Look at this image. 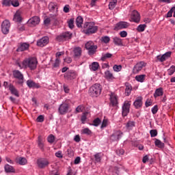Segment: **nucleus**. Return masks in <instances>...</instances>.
I'll return each mask as SVG.
<instances>
[{
  "label": "nucleus",
  "mask_w": 175,
  "mask_h": 175,
  "mask_svg": "<svg viewBox=\"0 0 175 175\" xmlns=\"http://www.w3.org/2000/svg\"><path fill=\"white\" fill-rule=\"evenodd\" d=\"M39 23H40V18L39 16H33L27 21V25L33 27L39 25Z\"/></svg>",
  "instance_id": "obj_8"
},
{
  "label": "nucleus",
  "mask_w": 175,
  "mask_h": 175,
  "mask_svg": "<svg viewBox=\"0 0 175 175\" xmlns=\"http://www.w3.org/2000/svg\"><path fill=\"white\" fill-rule=\"evenodd\" d=\"M16 65H18L21 69L23 68H25V69L28 68L30 70H35L36 68H38V59L35 57H26L22 62V65L20 62H16Z\"/></svg>",
  "instance_id": "obj_1"
},
{
  "label": "nucleus",
  "mask_w": 175,
  "mask_h": 175,
  "mask_svg": "<svg viewBox=\"0 0 175 175\" xmlns=\"http://www.w3.org/2000/svg\"><path fill=\"white\" fill-rule=\"evenodd\" d=\"M4 169H5V173H16V170L14 169V167L9 164H6L4 166Z\"/></svg>",
  "instance_id": "obj_22"
},
{
  "label": "nucleus",
  "mask_w": 175,
  "mask_h": 175,
  "mask_svg": "<svg viewBox=\"0 0 175 175\" xmlns=\"http://www.w3.org/2000/svg\"><path fill=\"white\" fill-rule=\"evenodd\" d=\"M90 70L93 72H96L98 69H99V63L98 62H93L91 66H90Z\"/></svg>",
  "instance_id": "obj_28"
},
{
  "label": "nucleus",
  "mask_w": 175,
  "mask_h": 175,
  "mask_svg": "<svg viewBox=\"0 0 175 175\" xmlns=\"http://www.w3.org/2000/svg\"><path fill=\"white\" fill-rule=\"evenodd\" d=\"M175 72V66H172L170 67V69L167 70V73L169 75V76H172V75H173V73H174Z\"/></svg>",
  "instance_id": "obj_47"
},
{
  "label": "nucleus",
  "mask_w": 175,
  "mask_h": 175,
  "mask_svg": "<svg viewBox=\"0 0 175 175\" xmlns=\"http://www.w3.org/2000/svg\"><path fill=\"white\" fill-rule=\"evenodd\" d=\"M157 58L158 61H159L160 62H164V61H166V58L163 55L161 56L158 55V56H157Z\"/></svg>",
  "instance_id": "obj_53"
},
{
  "label": "nucleus",
  "mask_w": 175,
  "mask_h": 175,
  "mask_svg": "<svg viewBox=\"0 0 175 175\" xmlns=\"http://www.w3.org/2000/svg\"><path fill=\"white\" fill-rule=\"evenodd\" d=\"M152 114H157L158 113V105H154L153 108H152Z\"/></svg>",
  "instance_id": "obj_59"
},
{
  "label": "nucleus",
  "mask_w": 175,
  "mask_h": 175,
  "mask_svg": "<svg viewBox=\"0 0 175 175\" xmlns=\"http://www.w3.org/2000/svg\"><path fill=\"white\" fill-rule=\"evenodd\" d=\"M146 25H139L137 28V31H138V32H143L146 29Z\"/></svg>",
  "instance_id": "obj_45"
},
{
  "label": "nucleus",
  "mask_w": 175,
  "mask_h": 175,
  "mask_svg": "<svg viewBox=\"0 0 175 175\" xmlns=\"http://www.w3.org/2000/svg\"><path fill=\"white\" fill-rule=\"evenodd\" d=\"M109 96H110V106H113V107H116V106H118V100L117 98V95L111 92Z\"/></svg>",
  "instance_id": "obj_14"
},
{
  "label": "nucleus",
  "mask_w": 175,
  "mask_h": 175,
  "mask_svg": "<svg viewBox=\"0 0 175 175\" xmlns=\"http://www.w3.org/2000/svg\"><path fill=\"white\" fill-rule=\"evenodd\" d=\"M93 46H95L94 44V42H92V41H89L85 45V47L86 49V50H89L90 49H91Z\"/></svg>",
  "instance_id": "obj_44"
},
{
  "label": "nucleus",
  "mask_w": 175,
  "mask_h": 175,
  "mask_svg": "<svg viewBox=\"0 0 175 175\" xmlns=\"http://www.w3.org/2000/svg\"><path fill=\"white\" fill-rule=\"evenodd\" d=\"M67 154L68 157H73V155H75V152H73V150H72V148H68L67 150Z\"/></svg>",
  "instance_id": "obj_56"
},
{
  "label": "nucleus",
  "mask_w": 175,
  "mask_h": 175,
  "mask_svg": "<svg viewBox=\"0 0 175 175\" xmlns=\"http://www.w3.org/2000/svg\"><path fill=\"white\" fill-rule=\"evenodd\" d=\"M125 87L126 96H129V95H131V93L132 92V85L129 83H126Z\"/></svg>",
  "instance_id": "obj_26"
},
{
  "label": "nucleus",
  "mask_w": 175,
  "mask_h": 175,
  "mask_svg": "<svg viewBox=\"0 0 175 175\" xmlns=\"http://www.w3.org/2000/svg\"><path fill=\"white\" fill-rule=\"evenodd\" d=\"M77 77V73L73 70H69L64 74L66 80H75Z\"/></svg>",
  "instance_id": "obj_9"
},
{
  "label": "nucleus",
  "mask_w": 175,
  "mask_h": 175,
  "mask_svg": "<svg viewBox=\"0 0 175 175\" xmlns=\"http://www.w3.org/2000/svg\"><path fill=\"white\" fill-rule=\"evenodd\" d=\"M154 145L156 147H159V148H165V144H163L161 140L158 139H155Z\"/></svg>",
  "instance_id": "obj_31"
},
{
  "label": "nucleus",
  "mask_w": 175,
  "mask_h": 175,
  "mask_svg": "<svg viewBox=\"0 0 175 175\" xmlns=\"http://www.w3.org/2000/svg\"><path fill=\"white\" fill-rule=\"evenodd\" d=\"M72 33L67 31L62 33L59 36H58L56 39L58 42H65V40H69V39H72Z\"/></svg>",
  "instance_id": "obj_5"
},
{
  "label": "nucleus",
  "mask_w": 175,
  "mask_h": 175,
  "mask_svg": "<svg viewBox=\"0 0 175 175\" xmlns=\"http://www.w3.org/2000/svg\"><path fill=\"white\" fill-rule=\"evenodd\" d=\"M10 29V22L8 20H5L1 23V32L4 35H8Z\"/></svg>",
  "instance_id": "obj_7"
},
{
  "label": "nucleus",
  "mask_w": 175,
  "mask_h": 175,
  "mask_svg": "<svg viewBox=\"0 0 175 175\" xmlns=\"http://www.w3.org/2000/svg\"><path fill=\"white\" fill-rule=\"evenodd\" d=\"M49 10L52 13H57L58 12V4L57 3L51 2L49 5Z\"/></svg>",
  "instance_id": "obj_18"
},
{
  "label": "nucleus",
  "mask_w": 175,
  "mask_h": 175,
  "mask_svg": "<svg viewBox=\"0 0 175 175\" xmlns=\"http://www.w3.org/2000/svg\"><path fill=\"white\" fill-rule=\"evenodd\" d=\"M68 110H69V105L67 103L61 104L58 109L59 114H62V115L66 114Z\"/></svg>",
  "instance_id": "obj_13"
},
{
  "label": "nucleus",
  "mask_w": 175,
  "mask_h": 175,
  "mask_svg": "<svg viewBox=\"0 0 175 175\" xmlns=\"http://www.w3.org/2000/svg\"><path fill=\"white\" fill-rule=\"evenodd\" d=\"M105 77H106V79H108L109 80H113V79H114V77L113 76V73H111L109 70L105 72Z\"/></svg>",
  "instance_id": "obj_41"
},
{
  "label": "nucleus",
  "mask_w": 175,
  "mask_h": 175,
  "mask_svg": "<svg viewBox=\"0 0 175 175\" xmlns=\"http://www.w3.org/2000/svg\"><path fill=\"white\" fill-rule=\"evenodd\" d=\"M121 136H122V132L116 131L111 136V140H112V142H118V140L121 139Z\"/></svg>",
  "instance_id": "obj_16"
},
{
  "label": "nucleus",
  "mask_w": 175,
  "mask_h": 175,
  "mask_svg": "<svg viewBox=\"0 0 175 175\" xmlns=\"http://www.w3.org/2000/svg\"><path fill=\"white\" fill-rule=\"evenodd\" d=\"M2 5L4 6H10L12 5V1L11 0H3Z\"/></svg>",
  "instance_id": "obj_50"
},
{
  "label": "nucleus",
  "mask_w": 175,
  "mask_h": 175,
  "mask_svg": "<svg viewBox=\"0 0 175 175\" xmlns=\"http://www.w3.org/2000/svg\"><path fill=\"white\" fill-rule=\"evenodd\" d=\"M130 24L128 22L125 21H120L116 24L114 27L115 31H118L120 29H124L125 28H128L129 27Z\"/></svg>",
  "instance_id": "obj_12"
},
{
  "label": "nucleus",
  "mask_w": 175,
  "mask_h": 175,
  "mask_svg": "<svg viewBox=\"0 0 175 175\" xmlns=\"http://www.w3.org/2000/svg\"><path fill=\"white\" fill-rule=\"evenodd\" d=\"M131 109V101H125L122 105V116L126 117L129 114V110Z\"/></svg>",
  "instance_id": "obj_10"
},
{
  "label": "nucleus",
  "mask_w": 175,
  "mask_h": 175,
  "mask_svg": "<svg viewBox=\"0 0 175 175\" xmlns=\"http://www.w3.org/2000/svg\"><path fill=\"white\" fill-rule=\"evenodd\" d=\"M83 17H81V16H78L76 19V24H77V27H78V28H81V25H83Z\"/></svg>",
  "instance_id": "obj_33"
},
{
  "label": "nucleus",
  "mask_w": 175,
  "mask_h": 175,
  "mask_svg": "<svg viewBox=\"0 0 175 175\" xmlns=\"http://www.w3.org/2000/svg\"><path fill=\"white\" fill-rule=\"evenodd\" d=\"M107 126V120L104 119L101 124V129L106 128Z\"/></svg>",
  "instance_id": "obj_61"
},
{
  "label": "nucleus",
  "mask_w": 175,
  "mask_h": 175,
  "mask_svg": "<svg viewBox=\"0 0 175 175\" xmlns=\"http://www.w3.org/2000/svg\"><path fill=\"white\" fill-rule=\"evenodd\" d=\"M14 18H15V20H16V21H18V23L21 22V16H20V15H18V14H15Z\"/></svg>",
  "instance_id": "obj_63"
},
{
  "label": "nucleus",
  "mask_w": 175,
  "mask_h": 175,
  "mask_svg": "<svg viewBox=\"0 0 175 175\" xmlns=\"http://www.w3.org/2000/svg\"><path fill=\"white\" fill-rule=\"evenodd\" d=\"M102 92V85L99 83H95L89 89V95L92 98H98Z\"/></svg>",
  "instance_id": "obj_2"
},
{
  "label": "nucleus",
  "mask_w": 175,
  "mask_h": 175,
  "mask_svg": "<svg viewBox=\"0 0 175 175\" xmlns=\"http://www.w3.org/2000/svg\"><path fill=\"white\" fill-rule=\"evenodd\" d=\"M83 106L79 105L76 108V113H81V111H83Z\"/></svg>",
  "instance_id": "obj_60"
},
{
  "label": "nucleus",
  "mask_w": 175,
  "mask_h": 175,
  "mask_svg": "<svg viewBox=\"0 0 175 175\" xmlns=\"http://www.w3.org/2000/svg\"><path fill=\"white\" fill-rule=\"evenodd\" d=\"M59 64H61V59H59V58H56L55 63L53 65V68H59Z\"/></svg>",
  "instance_id": "obj_46"
},
{
  "label": "nucleus",
  "mask_w": 175,
  "mask_h": 175,
  "mask_svg": "<svg viewBox=\"0 0 175 175\" xmlns=\"http://www.w3.org/2000/svg\"><path fill=\"white\" fill-rule=\"evenodd\" d=\"M116 154L117 155H124V154H125V150L124 149H117Z\"/></svg>",
  "instance_id": "obj_54"
},
{
  "label": "nucleus",
  "mask_w": 175,
  "mask_h": 175,
  "mask_svg": "<svg viewBox=\"0 0 175 175\" xmlns=\"http://www.w3.org/2000/svg\"><path fill=\"white\" fill-rule=\"evenodd\" d=\"M135 127V122L129 121L126 124V128L127 129H132V128Z\"/></svg>",
  "instance_id": "obj_40"
},
{
  "label": "nucleus",
  "mask_w": 175,
  "mask_h": 175,
  "mask_svg": "<svg viewBox=\"0 0 175 175\" xmlns=\"http://www.w3.org/2000/svg\"><path fill=\"white\" fill-rule=\"evenodd\" d=\"M102 158H103V153L98 152L94 154V159L96 162H100L102 161Z\"/></svg>",
  "instance_id": "obj_30"
},
{
  "label": "nucleus",
  "mask_w": 175,
  "mask_h": 175,
  "mask_svg": "<svg viewBox=\"0 0 175 175\" xmlns=\"http://www.w3.org/2000/svg\"><path fill=\"white\" fill-rule=\"evenodd\" d=\"M27 159L24 157H19L18 159V163H19V165H27Z\"/></svg>",
  "instance_id": "obj_38"
},
{
  "label": "nucleus",
  "mask_w": 175,
  "mask_h": 175,
  "mask_svg": "<svg viewBox=\"0 0 175 175\" xmlns=\"http://www.w3.org/2000/svg\"><path fill=\"white\" fill-rule=\"evenodd\" d=\"M44 121V117L42 115H40L37 118V122H43Z\"/></svg>",
  "instance_id": "obj_58"
},
{
  "label": "nucleus",
  "mask_w": 175,
  "mask_h": 175,
  "mask_svg": "<svg viewBox=\"0 0 175 175\" xmlns=\"http://www.w3.org/2000/svg\"><path fill=\"white\" fill-rule=\"evenodd\" d=\"M38 147L42 150V151H44V144H43V139H42V136H39L38 139Z\"/></svg>",
  "instance_id": "obj_29"
},
{
  "label": "nucleus",
  "mask_w": 175,
  "mask_h": 175,
  "mask_svg": "<svg viewBox=\"0 0 175 175\" xmlns=\"http://www.w3.org/2000/svg\"><path fill=\"white\" fill-rule=\"evenodd\" d=\"M135 109H140V107L143 105V98L138 97L133 103Z\"/></svg>",
  "instance_id": "obj_21"
},
{
  "label": "nucleus",
  "mask_w": 175,
  "mask_h": 175,
  "mask_svg": "<svg viewBox=\"0 0 175 175\" xmlns=\"http://www.w3.org/2000/svg\"><path fill=\"white\" fill-rule=\"evenodd\" d=\"M101 40L102 42H103V43L107 44L109 43V42H110V37L107 36L102 37Z\"/></svg>",
  "instance_id": "obj_49"
},
{
  "label": "nucleus",
  "mask_w": 175,
  "mask_h": 175,
  "mask_svg": "<svg viewBox=\"0 0 175 175\" xmlns=\"http://www.w3.org/2000/svg\"><path fill=\"white\" fill-rule=\"evenodd\" d=\"M49 43V37L44 36L37 41V46L39 47H44Z\"/></svg>",
  "instance_id": "obj_15"
},
{
  "label": "nucleus",
  "mask_w": 175,
  "mask_h": 175,
  "mask_svg": "<svg viewBox=\"0 0 175 175\" xmlns=\"http://www.w3.org/2000/svg\"><path fill=\"white\" fill-rule=\"evenodd\" d=\"M86 120H87V115L85 113H83L81 118V121L82 124H85Z\"/></svg>",
  "instance_id": "obj_57"
},
{
  "label": "nucleus",
  "mask_w": 175,
  "mask_h": 175,
  "mask_svg": "<svg viewBox=\"0 0 175 175\" xmlns=\"http://www.w3.org/2000/svg\"><path fill=\"white\" fill-rule=\"evenodd\" d=\"M144 66H146V63H144V62H139L137 63L133 67V73L134 75H137V73H139V72H140V70H142Z\"/></svg>",
  "instance_id": "obj_11"
},
{
  "label": "nucleus",
  "mask_w": 175,
  "mask_h": 175,
  "mask_svg": "<svg viewBox=\"0 0 175 175\" xmlns=\"http://www.w3.org/2000/svg\"><path fill=\"white\" fill-rule=\"evenodd\" d=\"M131 21L134 23H139L140 21V14L136 10H134L131 13Z\"/></svg>",
  "instance_id": "obj_17"
},
{
  "label": "nucleus",
  "mask_w": 175,
  "mask_h": 175,
  "mask_svg": "<svg viewBox=\"0 0 175 175\" xmlns=\"http://www.w3.org/2000/svg\"><path fill=\"white\" fill-rule=\"evenodd\" d=\"M173 10H175V8H172L167 14V17H172V14H173Z\"/></svg>",
  "instance_id": "obj_62"
},
{
  "label": "nucleus",
  "mask_w": 175,
  "mask_h": 175,
  "mask_svg": "<svg viewBox=\"0 0 175 175\" xmlns=\"http://www.w3.org/2000/svg\"><path fill=\"white\" fill-rule=\"evenodd\" d=\"M13 77L18 80L16 83L20 85H23L24 83V75L21 73L18 70H15L12 72Z\"/></svg>",
  "instance_id": "obj_4"
},
{
  "label": "nucleus",
  "mask_w": 175,
  "mask_h": 175,
  "mask_svg": "<svg viewBox=\"0 0 175 175\" xmlns=\"http://www.w3.org/2000/svg\"><path fill=\"white\" fill-rule=\"evenodd\" d=\"M117 5V0H112L109 4V9L110 10H113L114 8H116V5Z\"/></svg>",
  "instance_id": "obj_37"
},
{
  "label": "nucleus",
  "mask_w": 175,
  "mask_h": 175,
  "mask_svg": "<svg viewBox=\"0 0 175 175\" xmlns=\"http://www.w3.org/2000/svg\"><path fill=\"white\" fill-rule=\"evenodd\" d=\"M97 49H98V46L93 45L92 48L88 49L89 55H93V54H95V53H96Z\"/></svg>",
  "instance_id": "obj_32"
},
{
  "label": "nucleus",
  "mask_w": 175,
  "mask_h": 175,
  "mask_svg": "<svg viewBox=\"0 0 175 175\" xmlns=\"http://www.w3.org/2000/svg\"><path fill=\"white\" fill-rule=\"evenodd\" d=\"M83 31L86 35H90L91 33H95L98 31V27L95 26L94 23L85 22L83 25Z\"/></svg>",
  "instance_id": "obj_3"
},
{
  "label": "nucleus",
  "mask_w": 175,
  "mask_h": 175,
  "mask_svg": "<svg viewBox=\"0 0 175 175\" xmlns=\"http://www.w3.org/2000/svg\"><path fill=\"white\" fill-rule=\"evenodd\" d=\"M122 69V66H121V65H119V66L114 65L113 66V70L115 72H120Z\"/></svg>",
  "instance_id": "obj_52"
},
{
  "label": "nucleus",
  "mask_w": 175,
  "mask_h": 175,
  "mask_svg": "<svg viewBox=\"0 0 175 175\" xmlns=\"http://www.w3.org/2000/svg\"><path fill=\"white\" fill-rule=\"evenodd\" d=\"M47 141L49 143H51V144H53V143L55 142V137L53 134H51L49 135Z\"/></svg>",
  "instance_id": "obj_42"
},
{
  "label": "nucleus",
  "mask_w": 175,
  "mask_h": 175,
  "mask_svg": "<svg viewBox=\"0 0 175 175\" xmlns=\"http://www.w3.org/2000/svg\"><path fill=\"white\" fill-rule=\"evenodd\" d=\"M55 157H57V158H63L62 152L61 151L57 152L55 153Z\"/></svg>",
  "instance_id": "obj_64"
},
{
  "label": "nucleus",
  "mask_w": 175,
  "mask_h": 175,
  "mask_svg": "<svg viewBox=\"0 0 175 175\" xmlns=\"http://www.w3.org/2000/svg\"><path fill=\"white\" fill-rule=\"evenodd\" d=\"M68 27L70 29H73V28H75V19L74 18H71L68 21Z\"/></svg>",
  "instance_id": "obj_39"
},
{
  "label": "nucleus",
  "mask_w": 175,
  "mask_h": 175,
  "mask_svg": "<svg viewBox=\"0 0 175 175\" xmlns=\"http://www.w3.org/2000/svg\"><path fill=\"white\" fill-rule=\"evenodd\" d=\"M37 165L40 169H44L50 165V161L46 158H40L37 160Z\"/></svg>",
  "instance_id": "obj_6"
},
{
  "label": "nucleus",
  "mask_w": 175,
  "mask_h": 175,
  "mask_svg": "<svg viewBox=\"0 0 175 175\" xmlns=\"http://www.w3.org/2000/svg\"><path fill=\"white\" fill-rule=\"evenodd\" d=\"M73 52L75 58H80L81 57L82 51L81 47L75 48Z\"/></svg>",
  "instance_id": "obj_23"
},
{
  "label": "nucleus",
  "mask_w": 175,
  "mask_h": 175,
  "mask_svg": "<svg viewBox=\"0 0 175 175\" xmlns=\"http://www.w3.org/2000/svg\"><path fill=\"white\" fill-rule=\"evenodd\" d=\"M10 91L12 95H14L15 96H20V94H18V90H16V88L13 85V84H10Z\"/></svg>",
  "instance_id": "obj_25"
},
{
  "label": "nucleus",
  "mask_w": 175,
  "mask_h": 175,
  "mask_svg": "<svg viewBox=\"0 0 175 175\" xmlns=\"http://www.w3.org/2000/svg\"><path fill=\"white\" fill-rule=\"evenodd\" d=\"M100 122H102V120H100V119L99 118H96V119H94V120H93V124H92V125H93L94 126H99Z\"/></svg>",
  "instance_id": "obj_43"
},
{
  "label": "nucleus",
  "mask_w": 175,
  "mask_h": 175,
  "mask_svg": "<svg viewBox=\"0 0 175 175\" xmlns=\"http://www.w3.org/2000/svg\"><path fill=\"white\" fill-rule=\"evenodd\" d=\"M145 79H146V75H137L135 77V80L137 81H139V83H144Z\"/></svg>",
  "instance_id": "obj_34"
},
{
  "label": "nucleus",
  "mask_w": 175,
  "mask_h": 175,
  "mask_svg": "<svg viewBox=\"0 0 175 175\" xmlns=\"http://www.w3.org/2000/svg\"><path fill=\"white\" fill-rule=\"evenodd\" d=\"M27 85L29 87V88H40V85L35 83V81L32 80H27Z\"/></svg>",
  "instance_id": "obj_19"
},
{
  "label": "nucleus",
  "mask_w": 175,
  "mask_h": 175,
  "mask_svg": "<svg viewBox=\"0 0 175 175\" xmlns=\"http://www.w3.org/2000/svg\"><path fill=\"white\" fill-rule=\"evenodd\" d=\"M121 38H126L128 36V33L126 31H122L119 33Z\"/></svg>",
  "instance_id": "obj_55"
},
{
  "label": "nucleus",
  "mask_w": 175,
  "mask_h": 175,
  "mask_svg": "<svg viewBox=\"0 0 175 175\" xmlns=\"http://www.w3.org/2000/svg\"><path fill=\"white\" fill-rule=\"evenodd\" d=\"M112 40H113V43H114V44L116 46H124V44L122 42V39L118 38V37H113L112 38Z\"/></svg>",
  "instance_id": "obj_24"
},
{
  "label": "nucleus",
  "mask_w": 175,
  "mask_h": 175,
  "mask_svg": "<svg viewBox=\"0 0 175 175\" xmlns=\"http://www.w3.org/2000/svg\"><path fill=\"white\" fill-rule=\"evenodd\" d=\"M151 137H155L158 135V131L157 129L150 130V131Z\"/></svg>",
  "instance_id": "obj_48"
},
{
  "label": "nucleus",
  "mask_w": 175,
  "mask_h": 175,
  "mask_svg": "<svg viewBox=\"0 0 175 175\" xmlns=\"http://www.w3.org/2000/svg\"><path fill=\"white\" fill-rule=\"evenodd\" d=\"M81 133L83 135H88V136H90V135H92V131H91L90 129L85 128L81 130Z\"/></svg>",
  "instance_id": "obj_36"
},
{
  "label": "nucleus",
  "mask_w": 175,
  "mask_h": 175,
  "mask_svg": "<svg viewBox=\"0 0 175 175\" xmlns=\"http://www.w3.org/2000/svg\"><path fill=\"white\" fill-rule=\"evenodd\" d=\"M28 49H29V44L27 42H23L18 47L16 51H25V50H28Z\"/></svg>",
  "instance_id": "obj_20"
},
{
  "label": "nucleus",
  "mask_w": 175,
  "mask_h": 175,
  "mask_svg": "<svg viewBox=\"0 0 175 175\" xmlns=\"http://www.w3.org/2000/svg\"><path fill=\"white\" fill-rule=\"evenodd\" d=\"M111 57H113V54H111L110 53H107L103 55V56L101 57V61L105 62L108 58H111Z\"/></svg>",
  "instance_id": "obj_35"
},
{
  "label": "nucleus",
  "mask_w": 175,
  "mask_h": 175,
  "mask_svg": "<svg viewBox=\"0 0 175 175\" xmlns=\"http://www.w3.org/2000/svg\"><path fill=\"white\" fill-rule=\"evenodd\" d=\"M11 5L14 6V8H17L20 6V3H18V0L11 1Z\"/></svg>",
  "instance_id": "obj_51"
},
{
  "label": "nucleus",
  "mask_w": 175,
  "mask_h": 175,
  "mask_svg": "<svg viewBox=\"0 0 175 175\" xmlns=\"http://www.w3.org/2000/svg\"><path fill=\"white\" fill-rule=\"evenodd\" d=\"M163 95V89L162 88H159L155 90L154 93V97L158 98V96H162Z\"/></svg>",
  "instance_id": "obj_27"
}]
</instances>
